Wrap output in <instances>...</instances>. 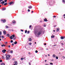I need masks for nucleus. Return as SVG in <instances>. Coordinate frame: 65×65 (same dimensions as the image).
Listing matches in <instances>:
<instances>
[{"label": "nucleus", "mask_w": 65, "mask_h": 65, "mask_svg": "<svg viewBox=\"0 0 65 65\" xmlns=\"http://www.w3.org/2000/svg\"><path fill=\"white\" fill-rule=\"evenodd\" d=\"M1 4H3L4 3V1H3L1 3Z\"/></svg>", "instance_id": "15"}, {"label": "nucleus", "mask_w": 65, "mask_h": 65, "mask_svg": "<svg viewBox=\"0 0 65 65\" xmlns=\"http://www.w3.org/2000/svg\"><path fill=\"white\" fill-rule=\"evenodd\" d=\"M53 17L54 18H56V16H54V17Z\"/></svg>", "instance_id": "48"}, {"label": "nucleus", "mask_w": 65, "mask_h": 65, "mask_svg": "<svg viewBox=\"0 0 65 65\" xmlns=\"http://www.w3.org/2000/svg\"><path fill=\"white\" fill-rule=\"evenodd\" d=\"M2 59H4L5 58V56H2Z\"/></svg>", "instance_id": "19"}, {"label": "nucleus", "mask_w": 65, "mask_h": 65, "mask_svg": "<svg viewBox=\"0 0 65 65\" xmlns=\"http://www.w3.org/2000/svg\"><path fill=\"white\" fill-rule=\"evenodd\" d=\"M11 43H12V42H13V40H11Z\"/></svg>", "instance_id": "34"}, {"label": "nucleus", "mask_w": 65, "mask_h": 65, "mask_svg": "<svg viewBox=\"0 0 65 65\" xmlns=\"http://www.w3.org/2000/svg\"><path fill=\"white\" fill-rule=\"evenodd\" d=\"M1 38H0V41H1Z\"/></svg>", "instance_id": "57"}, {"label": "nucleus", "mask_w": 65, "mask_h": 65, "mask_svg": "<svg viewBox=\"0 0 65 65\" xmlns=\"http://www.w3.org/2000/svg\"><path fill=\"white\" fill-rule=\"evenodd\" d=\"M29 65H31V63H30V62H29Z\"/></svg>", "instance_id": "49"}, {"label": "nucleus", "mask_w": 65, "mask_h": 65, "mask_svg": "<svg viewBox=\"0 0 65 65\" xmlns=\"http://www.w3.org/2000/svg\"><path fill=\"white\" fill-rule=\"evenodd\" d=\"M62 58H64V59H65V57H64V56H62Z\"/></svg>", "instance_id": "44"}, {"label": "nucleus", "mask_w": 65, "mask_h": 65, "mask_svg": "<svg viewBox=\"0 0 65 65\" xmlns=\"http://www.w3.org/2000/svg\"><path fill=\"white\" fill-rule=\"evenodd\" d=\"M21 31L22 32H23V30H22V29H21Z\"/></svg>", "instance_id": "45"}, {"label": "nucleus", "mask_w": 65, "mask_h": 65, "mask_svg": "<svg viewBox=\"0 0 65 65\" xmlns=\"http://www.w3.org/2000/svg\"><path fill=\"white\" fill-rule=\"evenodd\" d=\"M7 35L8 37H9V36H10V35L9 34H7Z\"/></svg>", "instance_id": "25"}, {"label": "nucleus", "mask_w": 65, "mask_h": 65, "mask_svg": "<svg viewBox=\"0 0 65 65\" xmlns=\"http://www.w3.org/2000/svg\"><path fill=\"white\" fill-rule=\"evenodd\" d=\"M2 34V32L0 31V35Z\"/></svg>", "instance_id": "35"}, {"label": "nucleus", "mask_w": 65, "mask_h": 65, "mask_svg": "<svg viewBox=\"0 0 65 65\" xmlns=\"http://www.w3.org/2000/svg\"><path fill=\"white\" fill-rule=\"evenodd\" d=\"M53 58H55V57H56V55L53 54Z\"/></svg>", "instance_id": "11"}, {"label": "nucleus", "mask_w": 65, "mask_h": 65, "mask_svg": "<svg viewBox=\"0 0 65 65\" xmlns=\"http://www.w3.org/2000/svg\"><path fill=\"white\" fill-rule=\"evenodd\" d=\"M13 53V51H11L10 52V53L11 54H12V53Z\"/></svg>", "instance_id": "24"}, {"label": "nucleus", "mask_w": 65, "mask_h": 65, "mask_svg": "<svg viewBox=\"0 0 65 65\" xmlns=\"http://www.w3.org/2000/svg\"><path fill=\"white\" fill-rule=\"evenodd\" d=\"M44 27H45V26H46V25H44Z\"/></svg>", "instance_id": "52"}, {"label": "nucleus", "mask_w": 65, "mask_h": 65, "mask_svg": "<svg viewBox=\"0 0 65 65\" xmlns=\"http://www.w3.org/2000/svg\"><path fill=\"white\" fill-rule=\"evenodd\" d=\"M14 63L15 64V65H17L18 64V62H17V61H15L14 62Z\"/></svg>", "instance_id": "14"}, {"label": "nucleus", "mask_w": 65, "mask_h": 65, "mask_svg": "<svg viewBox=\"0 0 65 65\" xmlns=\"http://www.w3.org/2000/svg\"><path fill=\"white\" fill-rule=\"evenodd\" d=\"M1 46L2 47H3V46H5V45L4 44L2 45Z\"/></svg>", "instance_id": "18"}, {"label": "nucleus", "mask_w": 65, "mask_h": 65, "mask_svg": "<svg viewBox=\"0 0 65 65\" xmlns=\"http://www.w3.org/2000/svg\"><path fill=\"white\" fill-rule=\"evenodd\" d=\"M12 22L14 24V23H15V21H13Z\"/></svg>", "instance_id": "27"}, {"label": "nucleus", "mask_w": 65, "mask_h": 65, "mask_svg": "<svg viewBox=\"0 0 65 65\" xmlns=\"http://www.w3.org/2000/svg\"><path fill=\"white\" fill-rule=\"evenodd\" d=\"M35 44H36V42H35Z\"/></svg>", "instance_id": "62"}, {"label": "nucleus", "mask_w": 65, "mask_h": 65, "mask_svg": "<svg viewBox=\"0 0 65 65\" xmlns=\"http://www.w3.org/2000/svg\"><path fill=\"white\" fill-rule=\"evenodd\" d=\"M3 0H1V1H3Z\"/></svg>", "instance_id": "63"}, {"label": "nucleus", "mask_w": 65, "mask_h": 65, "mask_svg": "<svg viewBox=\"0 0 65 65\" xmlns=\"http://www.w3.org/2000/svg\"><path fill=\"white\" fill-rule=\"evenodd\" d=\"M0 38H1V36H0Z\"/></svg>", "instance_id": "60"}, {"label": "nucleus", "mask_w": 65, "mask_h": 65, "mask_svg": "<svg viewBox=\"0 0 65 65\" xmlns=\"http://www.w3.org/2000/svg\"><path fill=\"white\" fill-rule=\"evenodd\" d=\"M28 12H29L30 11V10L29 9H28Z\"/></svg>", "instance_id": "38"}, {"label": "nucleus", "mask_w": 65, "mask_h": 65, "mask_svg": "<svg viewBox=\"0 0 65 65\" xmlns=\"http://www.w3.org/2000/svg\"><path fill=\"white\" fill-rule=\"evenodd\" d=\"M7 4V3H5V4H4V5H6Z\"/></svg>", "instance_id": "21"}, {"label": "nucleus", "mask_w": 65, "mask_h": 65, "mask_svg": "<svg viewBox=\"0 0 65 65\" xmlns=\"http://www.w3.org/2000/svg\"><path fill=\"white\" fill-rule=\"evenodd\" d=\"M27 33H28V34H29V31H27Z\"/></svg>", "instance_id": "43"}, {"label": "nucleus", "mask_w": 65, "mask_h": 65, "mask_svg": "<svg viewBox=\"0 0 65 65\" xmlns=\"http://www.w3.org/2000/svg\"><path fill=\"white\" fill-rule=\"evenodd\" d=\"M16 65L15 64H14V65Z\"/></svg>", "instance_id": "64"}, {"label": "nucleus", "mask_w": 65, "mask_h": 65, "mask_svg": "<svg viewBox=\"0 0 65 65\" xmlns=\"http://www.w3.org/2000/svg\"><path fill=\"white\" fill-rule=\"evenodd\" d=\"M31 25H30L29 26V29H31Z\"/></svg>", "instance_id": "30"}, {"label": "nucleus", "mask_w": 65, "mask_h": 65, "mask_svg": "<svg viewBox=\"0 0 65 65\" xmlns=\"http://www.w3.org/2000/svg\"><path fill=\"white\" fill-rule=\"evenodd\" d=\"M1 65H5V64L4 63H2L1 64Z\"/></svg>", "instance_id": "28"}, {"label": "nucleus", "mask_w": 65, "mask_h": 65, "mask_svg": "<svg viewBox=\"0 0 65 65\" xmlns=\"http://www.w3.org/2000/svg\"><path fill=\"white\" fill-rule=\"evenodd\" d=\"M1 21H3V23H5V22H6V20H2V19L1 20Z\"/></svg>", "instance_id": "7"}, {"label": "nucleus", "mask_w": 65, "mask_h": 65, "mask_svg": "<svg viewBox=\"0 0 65 65\" xmlns=\"http://www.w3.org/2000/svg\"><path fill=\"white\" fill-rule=\"evenodd\" d=\"M2 62V60H0V62Z\"/></svg>", "instance_id": "41"}, {"label": "nucleus", "mask_w": 65, "mask_h": 65, "mask_svg": "<svg viewBox=\"0 0 65 65\" xmlns=\"http://www.w3.org/2000/svg\"><path fill=\"white\" fill-rule=\"evenodd\" d=\"M29 41H31V40H32V39H31V38H29Z\"/></svg>", "instance_id": "26"}, {"label": "nucleus", "mask_w": 65, "mask_h": 65, "mask_svg": "<svg viewBox=\"0 0 65 65\" xmlns=\"http://www.w3.org/2000/svg\"><path fill=\"white\" fill-rule=\"evenodd\" d=\"M46 50H48V49H47V48H46Z\"/></svg>", "instance_id": "54"}, {"label": "nucleus", "mask_w": 65, "mask_h": 65, "mask_svg": "<svg viewBox=\"0 0 65 65\" xmlns=\"http://www.w3.org/2000/svg\"><path fill=\"white\" fill-rule=\"evenodd\" d=\"M3 33H4V34L5 35L6 34V31H4Z\"/></svg>", "instance_id": "13"}, {"label": "nucleus", "mask_w": 65, "mask_h": 65, "mask_svg": "<svg viewBox=\"0 0 65 65\" xmlns=\"http://www.w3.org/2000/svg\"><path fill=\"white\" fill-rule=\"evenodd\" d=\"M6 28H8V26H6Z\"/></svg>", "instance_id": "29"}, {"label": "nucleus", "mask_w": 65, "mask_h": 65, "mask_svg": "<svg viewBox=\"0 0 65 65\" xmlns=\"http://www.w3.org/2000/svg\"><path fill=\"white\" fill-rule=\"evenodd\" d=\"M17 41H15V42H14V44H17Z\"/></svg>", "instance_id": "17"}, {"label": "nucleus", "mask_w": 65, "mask_h": 65, "mask_svg": "<svg viewBox=\"0 0 65 65\" xmlns=\"http://www.w3.org/2000/svg\"><path fill=\"white\" fill-rule=\"evenodd\" d=\"M2 37L3 38H4V37L3 36H2Z\"/></svg>", "instance_id": "37"}, {"label": "nucleus", "mask_w": 65, "mask_h": 65, "mask_svg": "<svg viewBox=\"0 0 65 65\" xmlns=\"http://www.w3.org/2000/svg\"><path fill=\"white\" fill-rule=\"evenodd\" d=\"M53 63H52V62H51L50 63V65H53Z\"/></svg>", "instance_id": "39"}, {"label": "nucleus", "mask_w": 65, "mask_h": 65, "mask_svg": "<svg viewBox=\"0 0 65 65\" xmlns=\"http://www.w3.org/2000/svg\"><path fill=\"white\" fill-rule=\"evenodd\" d=\"M13 37L12 36H11L10 37V38L11 39H13V37Z\"/></svg>", "instance_id": "12"}, {"label": "nucleus", "mask_w": 65, "mask_h": 65, "mask_svg": "<svg viewBox=\"0 0 65 65\" xmlns=\"http://www.w3.org/2000/svg\"><path fill=\"white\" fill-rule=\"evenodd\" d=\"M8 47H10V45H9L8 46Z\"/></svg>", "instance_id": "46"}, {"label": "nucleus", "mask_w": 65, "mask_h": 65, "mask_svg": "<svg viewBox=\"0 0 65 65\" xmlns=\"http://www.w3.org/2000/svg\"><path fill=\"white\" fill-rule=\"evenodd\" d=\"M5 56H6V60H9V59H10V58H10V56L9 55H5Z\"/></svg>", "instance_id": "2"}, {"label": "nucleus", "mask_w": 65, "mask_h": 65, "mask_svg": "<svg viewBox=\"0 0 65 65\" xmlns=\"http://www.w3.org/2000/svg\"><path fill=\"white\" fill-rule=\"evenodd\" d=\"M30 54H31L30 53V52H29L28 53V54H29V55H30Z\"/></svg>", "instance_id": "50"}, {"label": "nucleus", "mask_w": 65, "mask_h": 65, "mask_svg": "<svg viewBox=\"0 0 65 65\" xmlns=\"http://www.w3.org/2000/svg\"><path fill=\"white\" fill-rule=\"evenodd\" d=\"M54 32H55V30H53Z\"/></svg>", "instance_id": "61"}, {"label": "nucleus", "mask_w": 65, "mask_h": 65, "mask_svg": "<svg viewBox=\"0 0 65 65\" xmlns=\"http://www.w3.org/2000/svg\"><path fill=\"white\" fill-rule=\"evenodd\" d=\"M63 16H64V17H65V14H64L63 15Z\"/></svg>", "instance_id": "55"}, {"label": "nucleus", "mask_w": 65, "mask_h": 65, "mask_svg": "<svg viewBox=\"0 0 65 65\" xmlns=\"http://www.w3.org/2000/svg\"><path fill=\"white\" fill-rule=\"evenodd\" d=\"M25 57H24V58H21V60H23V59H25Z\"/></svg>", "instance_id": "23"}, {"label": "nucleus", "mask_w": 65, "mask_h": 65, "mask_svg": "<svg viewBox=\"0 0 65 65\" xmlns=\"http://www.w3.org/2000/svg\"><path fill=\"white\" fill-rule=\"evenodd\" d=\"M60 30V28H58L57 29L56 32H57L59 31Z\"/></svg>", "instance_id": "9"}, {"label": "nucleus", "mask_w": 65, "mask_h": 65, "mask_svg": "<svg viewBox=\"0 0 65 65\" xmlns=\"http://www.w3.org/2000/svg\"><path fill=\"white\" fill-rule=\"evenodd\" d=\"M54 37H55V36L52 35L51 36V38H54Z\"/></svg>", "instance_id": "20"}, {"label": "nucleus", "mask_w": 65, "mask_h": 65, "mask_svg": "<svg viewBox=\"0 0 65 65\" xmlns=\"http://www.w3.org/2000/svg\"><path fill=\"white\" fill-rule=\"evenodd\" d=\"M27 30H26L25 31V33H27Z\"/></svg>", "instance_id": "31"}, {"label": "nucleus", "mask_w": 65, "mask_h": 65, "mask_svg": "<svg viewBox=\"0 0 65 65\" xmlns=\"http://www.w3.org/2000/svg\"><path fill=\"white\" fill-rule=\"evenodd\" d=\"M28 8L29 9H31V8H32V6H30L28 7Z\"/></svg>", "instance_id": "8"}, {"label": "nucleus", "mask_w": 65, "mask_h": 65, "mask_svg": "<svg viewBox=\"0 0 65 65\" xmlns=\"http://www.w3.org/2000/svg\"><path fill=\"white\" fill-rule=\"evenodd\" d=\"M12 45H13V46L14 45V44L13 43H12Z\"/></svg>", "instance_id": "47"}, {"label": "nucleus", "mask_w": 65, "mask_h": 65, "mask_svg": "<svg viewBox=\"0 0 65 65\" xmlns=\"http://www.w3.org/2000/svg\"><path fill=\"white\" fill-rule=\"evenodd\" d=\"M6 10V8H3L2 9V10Z\"/></svg>", "instance_id": "10"}, {"label": "nucleus", "mask_w": 65, "mask_h": 65, "mask_svg": "<svg viewBox=\"0 0 65 65\" xmlns=\"http://www.w3.org/2000/svg\"><path fill=\"white\" fill-rule=\"evenodd\" d=\"M12 36L13 38V40H15L16 39V36H14V35H12Z\"/></svg>", "instance_id": "3"}, {"label": "nucleus", "mask_w": 65, "mask_h": 65, "mask_svg": "<svg viewBox=\"0 0 65 65\" xmlns=\"http://www.w3.org/2000/svg\"><path fill=\"white\" fill-rule=\"evenodd\" d=\"M63 2H65V0H63Z\"/></svg>", "instance_id": "42"}, {"label": "nucleus", "mask_w": 65, "mask_h": 65, "mask_svg": "<svg viewBox=\"0 0 65 65\" xmlns=\"http://www.w3.org/2000/svg\"><path fill=\"white\" fill-rule=\"evenodd\" d=\"M46 60H45V62H46Z\"/></svg>", "instance_id": "58"}, {"label": "nucleus", "mask_w": 65, "mask_h": 65, "mask_svg": "<svg viewBox=\"0 0 65 65\" xmlns=\"http://www.w3.org/2000/svg\"><path fill=\"white\" fill-rule=\"evenodd\" d=\"M64 43V42L63 41H61V44L62 45H63L64 44H63V43Z\"/></svg>", "instance_id": "6"}, {"label": "nucleus", "mask_w": 65, "mask_h": 65, "mask_svg": "<svg viewBox=\"0 0 65 65\" xmlns=\"http://www.w3.org/2000/svg\"><path fill=\"white\" fill-rule=\"evenodd\" d=\"M46 44H44V45H46Z\"/></svg>", "instance_id": "59"}, {"label": "nucleus", "mask_w": 65, "mask_h": 65, "mask_svg": "<svg viewBox=\"0 0 65 65\" xmlns=\"http://www.w3.org/2000/svg\"><path fill=\"white\" fill-rule=\"evenodd\" d=\"M6 50H5V49H4V50H3L2 51V52L3 53H5V52H6Z\"/></svg>", "instance_id": "5"}, {"label": "nucleus", "mask_w": 65, "mask_h": 65, "mask_svg": "<svg viewBox=\"0 0 65 65\" xmlns=\"http://www.w3.org/2000/svg\"><path fill=\"white\" fill-rule=\"evenodd\" d=\"M56 59H58V56H57L56 57Z\"/></svg>", "instance_id": "33"}, {"label": "nucleus", "mask_w": 65, "mask_h": 65, "mask_svg": "<svg viewBox=\"0 0 65 65\" xmlns=\"http://www.w3.org/2000/svg\"><path fill=\"white\" fill-rule=\"evenodd\" d=\"M29 45H31V44H32V43H29Z\"/></svg>", "instance_id": "36"}, {"label": "nucleus", "mask_w": 65, "mask_h": 65, "mask_svg": "<svg viewBox=\"0 0 65 65\" xmlns=\"http://www.w3.org/2000/svg\"><path fill=\"white\" fill-rule=\"evenodd\" d=\"M14 3L13 2H10L8 4L9 5H11V4H14Z\"/></svg>", "instance_id": "4"}, {"label": "nucleus", "mask_w": 65, "mask_h": 65, "mask_svg": "<svg viewBox=\"0 0 65 65\" xmlns=\"http://www.w3.org/2000/svg\"><path fill=\"white\" fill-rule=\"evenodd\" d=\"M60 39H64V37H60Z\"/></svg>", "instance_id": "16"}, {"label": "nucleus", "mask_w": 65, "mask_h": 65, "mask_svg": "<svg viewBox=\"0 0 65 65\" xmlns=\"http://www.w3.org/2000/svg\"><path fill=\"white\" fill-rule=\"evenodd\" d=\"M56 45H54V46H56Z\"/></svg>", "instance_id": "53"}, {"label": "nucleus", "mask_w": 65, "mask_h": 65, "mask_svg": "<svg viewBox=\"0 0 65 65\" xmlns=\"http://www.w3.org/2000/svg\"><path fill=\"white\" fill-rule=\"evenodd\" d=\"M35 52L36 53H38V51L37 50H36V51H35Z\"/></svg>", "instance_id": "32"}, {"label": "nucleus", "mask_w": 65, "mask_h": 65, "mask_svg": "<svg viewBox=\"0 0 65 65\" xmlns=\"http://www.w3.org/2000/svg\"><path fill=\"white\" fill-rule=\"evenodd\" d=\"M48 56H50V55L49 54H48Z\"/></svg>", "instance_id": "51"}, {"label": "nucleus", "mask_w": 65, "mask_h": 65, "mask_svg": "<svg viewBox=\"0 0 65 65\" xmlns=\"http://www.w3.org/2000/svg\"><path fill=\"white\" fill-rule=\"evenodd\" d=\"M44 21L45 22H46L47 21V19H44Z\"/></svg>", "instance_id": "22"}, {"label": "nucleus", "mask_w": 65, "mask_h": 65, "mask_svg": "<svg viewBox=\"0 0 65 65\" xmlns=\"http://www.w3.org/2000/svg\"><path fill=\"white\" fill-rule=\"evenodd\" d=\"M4 1L5 2H7V0H5Z\"/></svg>", "instance_id": "40"}, {"label": "nucleus", "mask_w": 65, "mask_h": 65, "mask_svg": "<svg viewBox=\"0 0 65 65\" xmlns=\"http://www.w3.org/2000/svg\"><path fill=\"white\" fill-rule=\"evenodd\" d=\"M35 33L36 35H37V34L38 36L40 35V32L39 31L37 30L35 31Z\"/></svg>", "instance_id": "1"}, {"label": "nucleus", "mask_w": 65, "mask_h": 65, "mask_svg": "<svg viewBox=\"0 0 65 65\" xmlns=\"http://www.w3.org/2000/svg\"><path fill=\"white\" fill-rule=\"evenodd\" d=\"M31 12H32V13H33V11H31Z\"/></svg>", "instance_id": "56"}]
</instances>
